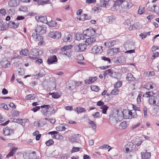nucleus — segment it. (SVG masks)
Wrapping results in <instances>:
<instances>
[{
	"label": "nucleus",
	"instance_id": "nucleus-52",
	"mask_svg": "<svg viewBox=\"0 0 159 159\" xmlns=\"http://www.w3.org/2000/svg\"><path fill=\"white\" fill-rule=\"evenodd\" d=\"M80 148L79 147H73L71 151V153L78 152L80 151Z\"/></svg>",
	"mask_w": 159,
	"mask_h": 159
},
{
	"label": "nucleus",
	"instance_id": "nucleus-5",
	"mask_svg": "<svg viewBox=\"0 0 159 159\" xmlns=\"http://www.w3.org/2000/svg\"><path fill=\"white\" fill-rule=\"evenodd\" d=\"M121 115L117 116V118H116L114 114H112L109 116V119L110 120L114 121L115 123H117L118 121H120L123 119L122 115H123V113L121 111Z\"/></svg>",
	"mask_w": 159,
	"mask_h": 159
},
{
	"label": "nucleus",
	"instance_id": "nucleus-43",
	"mask_svg": "<svg viewBox=\"0 0 159 159\" xmlns=\"http://www.w3.org/2000/svg\"><path fill=\"white\" fill-rule=\"evenodd\" d=\"M144 12V7L140 6L138 10V13L140 15L142 14Z\"/></svg>",
	"mask_w": 159,
	"mask_h": 159
},
{
	"label": "nucleus",
	"instance_id": "nucleus-59",
	"mask_svg": "<svg viewBox=\"0 0 159 159\" xmlns=\"http://www.w3.org/2000/svg\"><path fill=\"white\" fill-rule=\"evenodd\" d=\"M100 6L101 7H106L107 6H108V3L105 2H100Z\"/></svg>",
	"mask_w": 159,
	"mask_h": 159
},
{
	"label": "nucleus",
	"instance_id": "nucleus-40",
	"mask_svg": "<svg viewBox=\"0 0 159 159\" xmlns=\"http://www.w3.org/2000/svg\"><path fill=\"white\" fill-rule=\"evenodd\" d=\"M11 113L12 116L13 117L17 116L20 114L19 111L15 110H13Z\"/></svg>",
	"mask_w": 159,
	"mask_h": 159
},
{
	"label": "nucleus",
	"instance_id": "nucleus-47",
	"mask_svg": "<svg viewBox=\"0 0 159 159\" xmlns=\"http://www.w3.org/2000/svg\"><path fill=\"white\" fill-rule=\"evenodd\" d=\"M117 75V73L112 70L110 76L113 78H116Z\"/></svg>",
	"mask_w": 159,
	"mask_h": 159
},
{
	"label": "nucleus",
	"instance_id": "nucleus-39",
	"mask_svg": "<svg viewBox=\"0 0 159 159\" xmlns=\"http://www.w3.org/2000/svg\"><path fill=\"white\" fill-rule=\"evenodd\" d=\"M110 148L108 150V152H109L111 149V147L108 144H104L100 147V148L102 149H107L108 148Z\"/></svg>",
	"mask_w": 159,
	"mask_h": 159
},
{
	"label": "nucleus",
	"instance_id": "nucleus-14",
	"mask_svg": "<svg viewBox=\"0 0 159 159\" xmlns=\"http://www.w3.org/2000/svg\"><path fill=\"white\" fill-rule=\"evenodd\" d=\"M116 41L115 40L109 39L105 42L104 45L106 47L108 48H110L116 44Z\"/></svg>",
	"mask_w": 159,
	"mask_h": 159
},
{
	"label": "nucleus",
	"instance_id": "nucleus-18",
	"mask_svg": "<svg viewBox=\"0 0 159 159\" xmlns=\"http://www.w3.org/2000/svg\"><path fill=\"white\" fill-rule=\"evenodd\" d=\"M37 33H33L32 34V36L33 39L37 41H40L43 39V36L40 35L39 34H38Z\"/></svg>",
	"mask_w": 159,
	"mask_h": 159
},
{
	"label": "nucleus",
	"instance_id": "nucleus-45",
	"mask_svg": "<svg viewBox=\"0 0 159 159\" xmlns=\"http://www.w3.org/2000/svg\"><path fill=\"white\" fill-rule=\"evenodd\" d=\"M45 120H47L48 122H50L51 124H54L56 122V120L55 118H45L44 119Z\"/></svg>",
	"mask_w": 159,
	"mask_h": 159
},
{
	"label": "nucleus",
	"instance_id": "nucleus-20",
	"mask_svg": "<svg viewBox=\"0 0 159 159\" xmlns=\"http://www.w3.org/2000/svg\"><path fill=\"white\" fill-rule=\"evenodd\" d=\"M13 121L14 122L17 123L24 126L25 125V119H21L13 118Z\"/></svg>",
	"mask_w": 159,
	"mask_h": 159
},
{
	"label": "nucleus",
	"instance_id": "nucleus-28",
	"mask_svg": "<svg viewBox=\"0 0 159 159\" xmlns=\"http://www.w3.org/2000/svg\"><path fill=\"white\" fill-rule=\"evenodd\" d=\"M127 125L126 122L125 121H123L120 123L119 125V128L120 129H123L127 128Z\"/></svg>",
	"mask_w": 159,
	"mask_h": 159
},
{
	"label": "nucleus",
	"instance_id": "nucleus-35",
	"mask_svg": "<svg viewBox=\"0 0 159 159\" xmlns=\"http://www.w3.org/2000/svg\"><path fill=\"white\" fill-rule=\"evenodd\" d=\"M45 72L43 70H40L38 74H36V75L38 77H41L44 76Z\"/></svg>",
	"mask_w": 159,
	"mask_h": 159
},
{
	"label": "nucleus",
	"instance_id": "nucleus-58",
	"mask_svg": "<svg viewBox=\"0 0 159 159\" xmlns=\"http://www.w3.org/2000/svg\"><path fill=\"white\" fill-rule=\"evenodd\" d=\"M0 13L2 15H5L6 14V10L4 9H1L0 10Z\"/></svg>",
	"mask_w": 159,
	"mask_h": 159
},
{
	"label": "nucleus",
	"instance_id": "nucleus-42",
	"mask_svg": "<svg viewBox=\"0 0 159 159\" xmlns=\"http://www.w3.org/2000/svg\"><path fill=\"white\" fill-rule=\"evenodd\" d=\"M122 0H117L115 1L114 4V7L119 6L120 5L121 6Z\"/></svg>",
	"mask_w": 159,
	"mask_h": 159
},
{
	"label": "nucleus",
	"instance_id": "nucleus-24",
	"mask_svg": "<svg viewBox=\"0 0 159 159\" xmlns=\"http://www.w3.org/2000/svg\"><path fill=\"white\" fill-rule=\"evenodd\" d=\"M126 79V80L128 81H134L135 80V78L133 76L132 74L130 73L127 74Z\"/></svg>",
	"mask_w": 159,
	"mask_h": 159
},
{
	"label": "nucleus",
	"instance_id": "nucleus-53",
	"mask_svg": "<svg viewBox=\"0 0 159 159\" xmlns=\"http://www.w3.org/2000/svg\"><path fill=\"white\" fill-rule=\"evenodd\" d=\"M133 26L135 29H139L141 28V25L139 23H136L133 25Z\"/></svg>",
	"mask_w": 159,
	"mask_h": 159
},
{
	"label": "nucleus",
	"instance_id": "nucleus-17",
	"mask_svg": "<svg viewBox=\"0 0 159 159\" xmlns=\"http://www.w3.org/2000/svg\"><path fill=\"white\" fill-rule=\"evenodd\" d=\"M116 17L113 15L107 16L106 18V21L109 24H111L116 20Z\"/></svg>",
	"mask_w": 159,
	"mask_h": 159
},
{
	"label": "nucleus",
	"instance_id": "nucleus-41",
	"mask_svg": "<svg viewBox=\"0 0 159 159\" xmlns=\"http://www.w3.org/2000/svg\"><path fill=\"white\" fill-rule=\"evenodd\" d=\"M122 85V82L121 81H119L114 84V87L115 88H118L121 87Z\"/></svg>",
	"mask_w": 159,
	"mask_h": 159
},
{
	"label": "nucleus",
	"instance_id": "nucleus-6",
	"mask_svg": "<svg viewBox=\"0 0 159 159\" xmlns=\"http://www.w3.org/2000/svg\"><path fill=\"white\" fill-rule=\"evenodd\" d=\"M48 36L50 38L56 39H59L61 37V34L59 32L56 31H50L48 34Z\"/></svg>",
	"mask_w": 159,
	"mask_h": 159
},
{
	"label": "nucleus",
	"instance_id": "nucleus-4",
	"mask_svg": "<svg viewBox=\"0 0 159 159\" xmlns=\"http://www.w3.org/2000/svg\"><path fill=\"white\" fill-rule=\"evenodd\" d=\"M87 44L85 43H81L76 45L74 47V50L76 52L84 51L86 49Z\"/></svg>",
	"mask_w": 159,
	"mask_h": 159
},
{
	"label": "nucleus",
	"instance_id": "nucleus-57",
	"mask_svg": "<svg viewBox=\"0 0 159 159\" xmlns=\"http://www.w3.org/2000/svg\"><path fill=\"white\" fill-rule=\"evenodd\" d=\"M41 107L39 106H36L35 107H34L32 109V110L34 112H36L37 111L39 110Z\"/></svg>",
	"mask_w": 159,
	"mask_h": 159
},
{
	"label": "nucleus",
	"instance_id": "nucleus-15",
	"mask_svg": "<svg viewBox=\"0 0 159 159\" xmlns=\"http://www.w3.org/2000/svg\"><path fill=\"white\" fill-rule=\"evenodd\" d=\"M3 134L5 136H7L12 134L13 133V130L10 128L8 127H7L6 128L3 129Z\"/></svg>",
	"mask_w": 159,
	"mask_h": 159
},
{
	"label": "nucleus",
	"instance_id": "nucleus-22",
	"mask_svg": "<svg viewBox=\"0 0 159 159\" xmlns=\"http://www.w3.org/2000/svg\"><path fill=\"white\" fill-rule=\"evenodd\" d=\"M142 158L143 159H149L151 156V154L149 152H141Z\"/></svg>",
	"mask_w": 159,
	"mask_h": 159
},
{
	"label": "nucleus",
	"instance_id": "nucleus-50",
	"mask_svg": "<svg viewBox=\"0 0 159 159\" xmlns=\"http://www.w3.org/2000/svg\"><path fill=\"white\" fill-rule=\"evenodd\" d=\"M112 70H111V69H108L107 70L104 71L103 73V75L105 77L107 75H110L111 74V72L112 71Z\"/></svg>",
	"mask_w": 159,
	"mask_h": 159
},
{
	"label": "nucleus",
	"instance_id": "nucleus-56",
	"mask_svg": "<svg viewBox=\"0 0 159 159\" xmlns=\"http://www.w3.org/2000/svg\"><path fill=\"white\" fill-rule=\"evenodd\" d=\"M101 59L105 61H107L108 63H110L111 62V60L109 58L106 57H101Z\"/></svg>",
	"mask_w": 159,
	"mask_h": 159
},
{
	"label": "nucleus",
	"instance_id": "nucleus-11",
	"mask_svg": "<svg viewBox=\"0 0 159 159\" xmlns=\"http://www.w3.org/2000/svg\"><path fill=\"white\" fill-rule=\"evenodd\" d=\"M57 59L56 55L51 56L48 57L47 62L49 65L52 64L55 62H57Z\"/></svg>",
	"mask_w": 159,
	"mask_h": 159
},
{
	"label": "nucleus",
	"instance_id": "nucleus-31",
	"mask_svg": "<svg viewBox=\"0 0 159 159\" xmlns=\"http://www.w3.org/2000/svg\"><path fill=\"white\" fill-rule=\"evenodd\" d=\"M109 107L106 105H104L101 107L100 109H102V114H106L107 111Z\"/></svg>",
	"mask_w": 159,
	"mask_h": 159
},
{
	"label": "nucleus",
	"instance_id": "nucleus-63",
	"mask_svg": "<svg viewBox=\"0 0 159 159\" xmlns=\"http://www.w3.org/2000/svg\"><path fill=\"white\" fill-rule=\"evenodd\" d=\"M114 53H116L119 52L120 49L118 48H114L111 49Z\"/></svg>",
	"mask_w": 159,
	"mask_h": 159
},
{
	"label": "nucleus",
	"instance_id": "nucleus-46",
	"mask_svg": "<svg viewBox=\"0 0 159 159\" xmlns=\"http://www.w3.org/2000/svg\"><path fill=\"white\" fill-rule=\"evenodd\" d=\"M119 91V89H114L112 90L111 94L115 95H117L118 94Z\"/></svg>",
	"mask_w": 159,
	"mask_h": 159
},
{
	"label": "nucleus",
	"instance_id": "nucleus-16",
	"mask_svg": "<svg viewBox=\"0 0 159 159\" xmlns=\"http://www.w3.org/2000/svg\"><path fill=\"white\" fill-rule=\"evenodd\" d=\"M16 22L10 21L9 22L8 25V26L12 28H16L18 27L19 25V23L17 20H15Z\"/></svg>",
	"mask_w": 159,
	"mask_h": 159
},
{
	"label": "nucleus",
	"instance_id": "nucleus-36",
	"mask_svg": "<svg viewBox=\"0 0 159 159\" xmlns=\"http://www.w3.org/2000/svg\"><path fill=\"white\" fill-rule=\"evenodd\" d=\"M155 94V93L152 92H146V93L143 95V97H148L153 96V95Z\"/></svg>",
	"mask_w": 159,
	"mask_h": 159
},
{
	"label": "nucleus",
	"instance_id": "nucleus-32",
	"mask_svg": "<svg viewBox=\"0 0 159 159\" xmlns=\"http://www.w3.org/2000/svg\"><path fill=\"white\" fill-rule=\"evenodd\" d=\"M56 129L57 131H60L65 130L66 128L63 124H60L56 127Z\"/></svg>",
	"mask_w": 159,
	"mask_h": 159
},
{
	"label": "nucleus",
	"instance_id": "nucleus-12",
	"mask_svg": "<svg viewBox=\"0 0 159 159\" xmlns=\"http://www.w3.org/2000/svg\"><path fill=\"white\" fill-rule=\"evenodd\" d=\"M35 19L38 22H40L46 24L48 22L46 16H36L35 17Z\"/></svg>",
	"mask_w": 159,
	"mask_h": 159
},
{
	"label": "nucleus",
	"instance_id": "nucleus-30",
	"mask_svg": "<svg viewBox=\"0 0 159 159\" xmlns=\"http://www.w3.org/2000/svg\"><path fill=\"white\" fill-rule=\"evenodd\" d=\"M17 149V148H13L12 149L9 153L7 155V157H8L13 156L14 153L16 152Z\"/></svg>",
	"mask_w": 159,
	"mask_h": 159
},
{
	"label": "nucleus",
	"instance_id": "nucleus-64",
	"mask_svg": "<svg viewBox=\"0 0 159 159\" xmlns=\"http://www.w3.org/2000/svg\"><path fill=\"white\" fill-rule=\"evenodd\" d=\"M92 116L94 118H96L99 116V113L98 112H96L95 114H93Z\"/></svg>",
	"mask_w": 159,
	"mask_h": 159
},
{
	"label": "nucleus",
	"instance_id": "nucleus-48",
	"mask_svg": "<svg viewBox=\"0 0 159 159\" xmlns=\"http://www.w3.org/2000/svg\"><path fill=\"white\" fill-rule=\"evenodd\" d=\"M54 143V142L52 139H50L46 142L45 144L47 146H51Z\"/></svg>",
	"mask_w": 159,
	"mask_h": 159
},
{
	"label": "nucleus",
	"instance_id": "nucleus-26",
	"mask_svg": "<svg viewBox=\"0 0 159 159\" xmlns=\"http://www.w3.org/2000/svg\"><path fill=\"white\" fill-rule=\"evenodd\" d=\"M8 5L11 7H15L17 6V0H11L8 2Z\"/></svg>",
	"mask_w": 159,
	"mask_h": 159
},
{
	"label": "nucleus",
	"instance_id": "nucleus-3",
	"mask_svg": "<svg viewBox=\"0 0 159 159\" xmlns=\"http://www.w3.org/2000/svg\"><path fill=\"white\" fill-rule=\"evenodd\" d=\"M31 55L34 56L35 59H36L38 57L43 54L42 51L39 49L33 48L30 51Z\"/></svg>",
	"mask_w": 159,
	"mask_h": 159
},
{
	"label": "nucleus",
	"instance_id": "nucleus-54",
	"mask_svg": "<svg viewBox=\"0 0 159 159\" xmlns=\"http://www.w3.org/2000/svg\"><path fill=\"white\" fill-rule=\"evenodd\" d=\"M142 96V94L139 93L137 97V101L138 104H140L141 102V96Z\"/></svg>",
	"mask_w": 159,
	"mask_h": 159
},
{
	"label": "nucleus",
	"instance_id": "nucleus-61",
	"mask_svg": "<svg viewBox=\"0 0 159 159\" xmlns=\"http://www.w3.org/2000/svg\"><path fill=\"white\" fill-rule=\"evenodd\" d=\"M1 106L5 110H8V108L7 104L5 103H2L1 104Z\"/></svg>",
	"mask_w": 159,
	"mask_h": 159
},
{
	"label": "nucleus",
	"instance_id": "nucleus-13",
	"mask_svg": "<svg viewBox=\"0 0 159 159\" xmlns=\"http://www.w3.org/2000/svg\"><path fill=\"white\" fill-rule=\"evenodd\" d=\"M157 95L150 97L148 100V103L151 105L157 106L156 102L157 100Z\"/></svg>",
	"mask_w": 159,
	"mask_h": 159
},
{
	"label": "nucleus",
	"instance_id": "nucleus-62",
	"mask_svg": "<svg viewBox=\"0 0 159 159\" xmlns=\"http://www.w3.org/2000/svg\"><path fill=\"white\" fill-rule=\"evenodd\" d=\"M140 125V123H138L137 124L133 125L132 127V129H135L136 128L139 126Z\"/></svg>",
	"mask_w": 159,
	"mask_h": 159
},
{
	"label": "nucleus",
	"instance_id": "nucleus-34",
	"mask_svg": "<svg viewBox=\"0 0 159 159\" xmlns=\"http://www.w3.org/2000/svg\"><path fill=\"white\" fill-rule=\"evenodd\" d=\"M89 124L91 126L92 129L93 130H96L97 128V125L94 123V121L91 120H89Z\"/></svg>",
	"mask_w": 159,
	"mask_h": 159
},
{
	"label": "nucleus",
	"instance_id": "nucleus-1",
	"mask_svg": "<svg viewBox=\"0 0 159 159\" xmlns=\"http://www.w3.org/2000/svg\"><path fill=\"white\" fill-rule=\"evenodd\" d=\"M41 108H42L41 112L43 115L44 116H47L48 117L54 114L56 112L54 108L52 107H50L49 105H43L41 106Z\"/></svg>",
	"mask_w": 159,
	"mask_h": 159
},
{
	"label": "nucleus",
	"instance_id": "nucleus-25",
	"mask_svg": "<svg viewBox=\"0 0 159 159\" xmlns=\"http://www.w3.org/2000/svg\"><path fill=\"white\" fill-rule=\"evenodd\" d=\"M2 65V67L4 68H7L9 67L10 66V63L7 60H6L4 61H2L1 62V64Z\"/></svg>",
	"mask_w": 159,
	"mask_h": 159
},
{
	"label": "nucleus",
	"instance_id": "nucleus-29",
	"mask_svg": "<svg viewBox=\"0 0 159 159\" xmlns=\"http://www.w3.org/2000/svg\"><path fill=\"white\" fill-rule=\"evenodd\" d=\"M47 24L49 26L51 27H53L56 26L57 23L55 21L51 20L50 21H48Z\"/></svg>",
	"mask_w": 159,
	"mask_h": 159
},
{
	"label": "nucleus",
	"instance_id": "nucleus-60",
	"mask_svg": "<svg viewBox=\"0 0 159 159\" xmlns=\"http://www.w3.org/2000/svg\"><path fill=\"white\" fill-rule=\"evenodd\" d=\"M147 36L145 32L144 33H141L139 34V36L140 37H141V39H143L145 38Z\"/></svg>",
	"mask_w": 159,
	"mask_h": 159
},
{
	"label": "nucleus",
	"instance_id": "nucleus-37",
	"mask_svg": "<svg viewBox=\"0 0 159 159\" xmlns=\"http://www.w3.org/2000/svg\"><path fill=\"white\" fill-rule=\"evenodd\" d=\"M76 39L77 40H80L81 39H84V37L82 34H78L76 36Z\"/></svg>",
	"mask_w": 159,
	"mask_h": 159
},
{
	"label": "nucleus",
	"instance_id": "nucleus-27",
	"mask_svg": "<svg viewBox=\"0 0 159 159\" xmlns=\"http://www.w3.org/2000/svg\"><path fill=\"white\" fill-rule=\"evenodd\" d=\"M20 53L21 55L27 56L29 54V52L28 49L26 48L20 51Z\"/></svg>",
	"mask_w": 159,
	"mask_h": 159
},
{
	"label": "nucleus",
	"instance_id": "nucleus-21",
	"mask_svg": "<svg viewBox=\"0 0 159 159\" xmlns=\"http://www.w3.org/2000/svg\"><path fill=\"white\" fill-rule=\"evenodd\" d=\"M98 79L97 77H89V79L88 80H84L85 83L86 84H91L94 82L96 81Z\"/></svg>",
	"mask_w": 159,
	"mask_h": 159
},
{
	"label": "nucleus",
	"instance_id": "nucleus-55",
	"mask_svg": "<svg viewBox=\"0 0 159 159\" xmlns=\"http://www.w3.org/2000/svg\"><path fill=\"white\" fill-rule=\"evenodd\" d=\"M159 56V52H156L153 53V55L152 57V59H154L156 57Z\"/></svg>",
	"mask_w": 159,
	"mask_h": 159
},
{
	"label": "nucleus",
	"instance_id": "nucleus-10",
	"mask_svg": "<svg viewBox=\"0 0 159 159\" xmlns=\"http://www.w3.org/2000/svg\"><path fill=\"white\" fill-rule=\"evenodd\" d=\"M133 5L129 1L122 0L121 7L124 8H129Z\"/></svg>",
	"mask_w": 159,
	"mask_h": 159
},
{
	"label": "nucleus",
	"instance_id": "nucleus-49",
	"mask_svg": "<svg viewBox=\"0 0 159 159\" xmlns=\"http://www.w3.org/2000/svg\"><path fill=\"white\" fill-rule=\"evenodd\" d=\"M19 10L20 11L26 12L28 11L27 7L25 6H21L19 8Z\"/></svg>",
	"mask_w": 159,
	"mask_h": 159
},
{
	"label": "nucleus",
	"instance_id": "nucleus-51",
	"mask_svg": "<svg viewBox=\"0 0 159 159\" xmlns=\"http://www.w3.org/2000/svg\"><path fill=\"white\" fill-rule=\"evenodd\" d=\"M60 96L59 93L57 92H54L53 95H52V97L54 98H60Z\"/></svg>",
	"mask_w": 159,
	"mask_h": 159
},
{
	"label": "nucleus",
	"instance_id": "nucleus-19",
	"mask_svg": "<svg viewBox=\"0 0 159 159\" xmlns=\"http://www.w3.org/2000/svg\"><path fill=\"white\" fill-rule=\"evenodd\" d=\"M96 41L94 37H90L86 39L85 41V44L87 45H91L92 44Z\"/></svg>",
	"mask_w": 159,
	"mask_h": 159
},
{
	"label": "nucleus",
	"instance_id": "nucleus-2",
	"mask_svg": "<svg viewBox=\"0 0 159 159\" xmlns=\"http://www.w3.org/2000/svg\"><path fill=\"white\" fill-rule=\"evenodd\" d=\"M47 27L44 25H37L35 28V31L36 33L40 34H43L46 32Z\"/></svg>",
	"mask_w": 159,
	"mask_h": 159
},
{
	"label": "nucleus",
	"instance_id": "nucleus-44",
	"mask_svg": "<svg viewBox=\"0 0 159 159\" xmlns=\"http://www.w3.org/2000/svg\"><path fill=\"white\" fill-rule=\"evenodd\" d=\"M50 1L49 0H47L46 1H43L42 0H40L39 1V3L38 4L39 5H43V4H46L48 3H49V2Z\"/></svg>",
	"mask_w": 159,
	"mask_h": 159
},
{
	"label": "nucleus",
	"instance_id": "nucleus-38",
	"mask_svg": "<svg viewBox=\"0 0 159 159\" xmlns=\"http://www.w3.org/2000/svg\"><path fill=\"white\" fill-rule=\"evenodd\" d=\"M91 90L92 91L96 92H98L99 89V88L98 86L96 85H93L91 87Z\"/></svg>",
	"mask_w": 159,
	"mask_h": 159
},
{
	"label": "nucleus",
	"instance_id": "nucleus-9",
	"mask_svg": "<svg viewBox=\"0 0 159 159\" xmlns=\"http://www.w3.org/2000/svg\"><path fill=\"white\" fill-rule=\"evenodd\" d=\"M92 52L94 54H100L103 51L101 46L95 45L91 49Z\"/></svg>",
	"mask_w": 159,
	"mask_h": 159
},
{
	"label": "nucleus",
	"instance_id": "nucleus-23",
	"mask_svg": "<svg viewBox=\"0 0 159 159\" xmlns=\"http://www.w3.org/2000/svg\"><path fill=\"white\" fill-rule=\"evenodd\" d=\"M72 35L70 34H68L67 35H65L63 40L64 42L66 43L70 42L72 40Z\"/></svg>",
	"mask_w": 159,
	"mask_h": 159
},
{
	"label": "nucleus",
	"instance_id": "nucleus-33",
	"mask_svg": "<svg viewBox=\"0 0 159 159\" xmlns=\"http://www.w3.org/2000/svg\"><path fill=\"white\" fill-rule=\"evenodd\" d=\"M56 132L53 138L54 139L59 140L62 139H63V137L62 135L60 134L57 131H56Z\"/></svg>",
	"mask_w": 159,
	"mask_h": 159
},
{
	"label": "nucleus",
	"instance_id": "nucleus-7",
	"mask_svg": "<svg viewBox=\"0 0 159 159\" xmlns=\"http://www.w3.org/2000/svg\"><path fill=\"white\" fill-rule=\"evenodd\" d=\"M72 46L71 45L67 46H65L61 48V50L62 52H64L63 53L66 55L69 56L70 55V49L72 48Z\"/></svg>",
	"mask_w": 159,
	"mask_h": 159
},
{
	"label": "nucleus",
	"instance_id": "nucleus-8",
	"mask_svg": "<svg viewBox=\"0 0 159 159\" xmlns=\"http://www.w3.org/2000/svg\"><path fill=\"white\" fill-rule=\"evenodd\" d=\"M95 31L93 28H90L83 31V34L85 36H91L95 34Z\"/></svg>",
	"mask_w": 159,
	"mask_h": 159
}]
</instances>
